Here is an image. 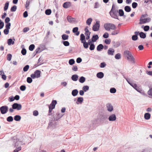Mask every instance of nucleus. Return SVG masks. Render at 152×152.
<instances>
[{
  "label": "nucleus",
  "instance_id": "603ef678",
  "mask_svg": "<svg viewBox=\"0 0 152 152\" xmlns=\"http://www.w3.org/2000/svg\"><path fill=\"white\" fill-rule=\"evenodd\" d=\"M148 94L150 96L149 97L152 98V88H151L148 91Z\"/></svg>",
  "mask_w": 152,
  "mask_h": 152
},
{
  "label": "nucleus",
  "instance_id": "c756f323",
  "mask_svg": "<svg viewBox=\"0 0 152 152\" xmlns=\"http://www.w3.org/2000/svg\"><path fill=\"white\" fill-rule=\"evenodd\" d=\"M124 54L125 55H127L128 56H129L132 55L131 53L128 50H125L124 52Z\"/></svg>",
  "mask_w": 152,
  "mask_h": 152
},
{
  "label": "nucleus",
  "instance_id": "5fc2aeb1",
  "mask_svg": "<svg viewBox=\"0 0 152 152\" xmlns=\"http://www.w3.org/2000/svg\"><path fill=\"white\" fill-rule=\"evenodd\" d=\"M21 53L23 55H25L26 53V49L23 48L21 50Z\"/></svg>",
  "mask_w": 152,
  "mask_h": 152
},
{
  "label": "nucleus",
  "instance_id": "423d86ee",
  "mask_svg": "<svg viewBox=\"0 0 152 152\" xmlns=\"http://www.w3.org/2000/svg\"><path fill=\"white\" fill-rule=\"evenodd\" d=\"M13 109H16L17 110H20L22 108V106L20 104L17 103H14L12 105Z\"/></svg>",
  "mask_w": 152,
  "mask_h": 152
},
{
  "label": "nucleus",
  "instance_id": "49530a36",
  "mask_svg": "<svg viewBox=\"0 0 152 152\" xmlns=\"http://www.w3.org/2000/svg\"><path fill=\"white\" fill-rule=\"evenodd\" d=\"M35 48V45L34 44L31 45L29 47V49L30 51H33Z\"/></svg>",
  "mask_w": 152,
  "mask_h": 152
},
{
  "label": "nucleus",
  "instance_id": "4d7b16f0",
  "mask_svg": "<svg viewBox=\"0 0 152 152\" xmlns=\"http://www.w3.org/2000/svg\"><path fill=\"white\" fill-rule=\"evenodd\" d=\"M138 5L135 2H133L132 4V6L133 8L135 9L137 7Z\"/></svg>",
  "mask_w": 152,
  "mask_h": 152
},
{
  "label": "nucleus",
  "instance_id": "a18cd8bd",
  "mask_svg": "<svg viewBox=\"0 0 152 152\" xmlns=\"http://www.w3.org/2000/svg\"><path fill=\"white\" fill-rule=\"evenodd\" d=\"M13 120V118L12 116H9L7 118V120L8 122H12Z\"/></svg>",
  "mask_w": 152,
  "mask_h": 152
},
{
  "label": "nucleus",
  "instance_id": "6ab92c4d",
  "mask_svg": "<svg viewBox=\"0 0 152 152\" xmlns=\"http://www.w3.org/2000/svg\"><path fill=\"white\" fill-rule=\"evenodd\" d=\"M131 85H131L132 86L134 89H135L137 91L140 92V91L139 90L137 87V85L136 84L131 83Z\"/></svg>",
  "mask_w": 152,
  "mask_h": 152
},
{
  "label": "nucleus",
  "instance_id": "0eeeda50",
  "mask_svg": "<svg viewBox=\"0 0 152 152\" xmlns=\"http://www.w3.org/2000/svg\"><path fill=\"white\" fill-rule=\"evenodd\" d=\"M151 20V19L150 18H148L144 19H140L139 24H141L146 23L149 22Z\"/></svg>",
  "mask_w": 152,
  "mask_h": 152
},
{
  "label": "nucleus",
  "instance_id": "052dcab7",
  "mask_svg": "<svg viewBox=\"0 0 152 152\" xmlns=\"http://www.w3.org/2000/svg\"><path fill=\"white\" fill-rule=\"evenodd\" d=\"M20 88L21 91H24L26 89V86L25 85H22L20 86Z\"/></svg>",
  "mask_w": 152,
  "mask_h": 152
},
{
  "label": "nucleus",
  "instance_id": "8fccbe9b",
  "mask_svg": "<svg viewBox=\"0 0 152 152\" xmlns=\"http://www.w3.org/2000/svg\"><path fill=\"white\" fill-rule=\"evenodd\" d=\"M75 63V61L73 59H70L69 60V63L70 65H72Z\"/></svg>",
  "mask_w": 152,
  "mask_h": 152
},
{
  "label": "nucleus",
  "instance_id": "72a5a7b5",
  "mask_svg": "<svg viewBox=\"0 0 152 152\" xmlns=\"http://www.w3.org/2000/svg\"><path fill=\"white\" fill-rule=\"evenodd\" d=\"M79 80L80 82L83 83L85 81L86 78L84 77L81 76Z\"/></svg>",
  "mask_w": 152,
  "mask_h": 152
},
{
  "label": "nucleus",
  "instance_id": "b1692460",
  "mask_svg": "<svg viewBox=\"0 0 152 152\" xmlns=\"http://www.w3.org/2000/svg\"><path fill=\"white\" fill-rule=\"evenodd\" d=\"M104 48V46L102 44H100L97 47V50L98 51H100Z\"/></svg>",
  "mask_w": 152,
  "mask_h": 152
},
{
  "label": "nucleus",
  "instance_id": "ddd939ff",
  "mask_svg": "<svg viewBox=\"0 0 152 152\" xmlns=\"http://www.w3.org/2000/svg\"><path fill=\"white\" fill-rule=\"evenodd\" d=\"M57 101L56 100H53L50 105L49 106V107H52V109H54L55 107V105L57 104Z\"/></svg>",
  "mask_w": 152,
  "mask_h": 152
},
{
  "label": "nucleus",
  "instance_id": "f704fd0d",
  "mask_svg": "<svg viewBox=\"0 0 152 152\" xmlns=\"http://www.w3.org/2000/svg\"><path fill=\"white\" fill-rule=\"evenodd\" d=\"M82 89L84 92H86L89 90V87L88 86H85L82 88Z\"/></svg>",
  "mask_w": 152,
  "mask_h": 152
},
{
  "label": "nucleus",
  "instance_id": "4be33fe9",
  "mask_svg": "<svg viewBox=\"0 0 152 152\" xmlns=\"http://www.w3.org/2000/svg\"><path fill=\"white\" fill-rule=\"evenodd\" d=\"M127 58L128 60H130V61H132L133 63H135V59L132 55L129 57L127 56Z\"/></svg>",
  "mask_w": 152,
  "mask_h": 152
},
{
  "label": "nucleus",
  "instance_id": "bb28decb",
  "mask_svg": "<svg viewBox=\"0 0 152 152\" xmlns=\"http://www.w3.org/2000/svg\"><path fill=\"white\" fill-rule=\"evenodd\" d=\"M80 40L81 42H83L86 41L85 37L84 34H81L80 35Z\"/></svg>",
  "mask_w": 152,
  "mask_h": 152
},
{
  "label": "nucleus",
  "instance_id": "e433bc0d",
  "mask_svg": "<svg viewBox=\"0 0 152 152\" xmlns=\"http://www.w3.org/2000/svg\"><path fill=\"white\" fill-rule=\"evenodd\" d=\"M119 15L120 16H122L124 14V12L122 9H120L118 10Z\"/></svg>",
  "mask_w": 152,
  "mask_h": 152
},
{
  "label": "nucleus",
  "instance_id": "a211bd4d",
  "mask_svg": "<svg viewBox=\"0 0 152 152\" xmlns=\"http://www.w3.org/2000/svg\"><path fill=\"white\" fill-rule=\"evenodd\" d=\"M104 74L102 72H100L96 74L97 77L101 79L104 77Z\"/></svg>",
  "mask_w": 152,
  "mask_h": 152
},
{
  "label": "nucleus",
  "instance_id": "f03ea898",
  "mask_svg": "<svg viewBox=\"0 0 152 152\" xmlns=\"http://www.w3.org/2000/svg\"><path fill=\"white\" fill-rule=\"evenodd\" d=\"M110 16L115 19L119 20L118 18V10H111L109 12Z\"/></svg>",
  "mask_w": 152,
  "mask_h": 152
},
{
  "label": "nucleus",
  "instance_id": "864d4df0",
  "mask_svg": "<svg viewBox=\"0 0 152 152\" xmlns=\"http://www.w3.org/2000/svg\"><path fill=\"white\" fill-rule=\"evenodd\" d=\"M27 82L28 83H31L32 82V78L31 77H28L27 78Z\"/></svg>",
  "mask_w": 152,
  "mask_h": 152
},
{
  "label": "nucleus",
  "instance_id": "2eb2a0df",
  "mask_svg": "<svg viewBox=\"0 0 152 152\" xmlns=\"http://www.w3.org/2000/svg\"><path fill=\"white\" fill-rule=\"evenodd\" d=\"M115 52V50L114 49L110 48L108 50V55L113 56L114 54V53Z\"/></svg>",
  "mask_w": 152,
  "mask_h": 152
},
{
  "label": "nucleus",
  "instance_id": "37998d69",
  "mask_svg": "<svg viewBox=\"0 0 152 152\" xmlns=\"http://www.w3.org/2000/svg\"><path fill=\"white\" fill-rule=\"evenodd\" d=\"M110 91L111 93L114 94L116 92V90L115 88H110Z\"/></svg>",
  "mask_w": 152,
  "mask_h": 152
},
{
  "label": "nucleus",
  "instance_id": "0e129e2a",
  "mask_svg": "<svg viewBox=\"0 0 152 152\" xmlns=\"http://www.w3.org/2000/svg\"><path fill=\"white\" fill-rule=\"evenodd\" d=\"M15 100V99L13 96H12L11 97H9L8 100L10 102H12Z\"/></svg>",
  "mask_w": 152,
  "mask_h": 152
},
{
  "label": "nucleus",
  "instance_id": "4468645a",
  "mask_svg": "<svg viewBox=\"0 0 152 152\" xmlns=\"http://www.w3.org/2000/svg\"><path fill=\"white\" fill-rule=\"evenodd\" d=\"M71 6V3L69 2H65L63 4V7L65 8H67Z\"/></svg>",
  "mask_w": 152,
  "mask_h": 152
},
{
  "label": "nucleus",
  "instance_id": "a19ab883",
  "mask_svg": "<svg viewBox=\"0 0 152 152\" xmlns=\"http://www.w3.org/2000/svg\"><path fill=\"white\" fill-rule=\"evenodd\" d=\"M67 20L68 22L70 23H72L73 22V18H71L70 16H68L67 17Z\"/></svg>",
  "mask_w": 152,
  "mask_h": 152
},
{
  "label": "nucleus",
  "instance_id": "dca6fc26",
  "mask_svg": "<svg viewBox=\"0 0 152 152\" xmlns=\"http://www.w3.org/2000/svg\"><path fill=\"white\" fill-rule=\"evenodd\" d=\"M99 38L98 35H94L93 36L91 40L93 42H95Z\"/></svg>",
  "mask_w": 152,
  "mask_h": 152
},
{
  "label": "nucleus",
  "instance_id": "bf43d9fd",
  "mask_svg": "<svg viewBox=\"0 0 152 152\" xmlns=\"http://www.w3.org/2000/svg\"><path fill=\"white\" fill-rule=\"evenodd\" d=\"M150 28L149 26H144L143 29L145 31H147Z\"/></svg>",
  "mask_w": 152,
  "mask_h": 152
},
{
  "label": "nucleus",
  "instance_id": "de8ad7c7",
  "mask_svg": "<svg viewBox=\"0 0 152 152\" xmlns=\"http://www.w3.org/2000/svg\"><path fill=\"white\" fill-rule=\"evenodd\" d=\"M51 13V11L50 9H48L46 10L45 11V13L46 15H49Z\"/></svg>",
  "mask_w": 152,
  "mask_h": 152
},
{
  "label": "nucleus",
  "instance_id": "69168bd1",
  "mask_svg": "<svg viewBox=\"0 0 152 152\" xmlns=\"http://www.w3.org/2000/svg\"><path fill=\"white\" fill-rule=\"evenodd\" d=\"M111 42L110 39H106L104 41V42L107 44H109Z\"/></svg>",
  "mask_w": 152,
  "mask_h": 152
},
{
  "label": "nucleus",
  "instance_id": "aec40b11",
  "mask_svg": "<svg viewBox=\"0 0 152 152\" xmlns=\"http://www.w3.org/2000/svg\"><path fill=\"white\" fill-rule=\"evenodd\" d=\"M78 93V91L77 90V89H75L72 91V94L73 96H75L77 95Z\"/></svg>",
  "mask_w": 152,
  "mask_h": 152
},
{
  "label": "nucleus",
  "instance_id": "4c0bfd02",
  "mask_svg": "<svg viewBox=\"0 0 152 152\" xmlns=\"http://www.w3.org/2000/svg\"><path fill=\"white\" fill-rule=\"evenodd\" d=\"M83 44V46L84 48H87L88 47V43L86 41L83 42H82Z\"/></svg>",
  "mask_w": 152,
  "mask_h": 152
},
{
  "label": "nucleus",
  "instance_id": "58836bf2",
  "mask_svg": "<svg viewBox=\"0 0 152 152\" xmlns=\"http://www.w3.org/2000/svg\"><path fill=\"white\" fill-rule=\"evenodd\" d=\"M92 20V19L91 18H89L87 20L86 23L88 25H89L91 24Z\"/></svg>",
  "mask_w": 152,
  "mask_h": 152
},
{
  "label": "nucleus",
  "instance_id": "6e6d98bb",
  "mask_svg": "<svg viewBox=\"0 0 152 152\" xmlns=\"http://www.w3.org/2000/svg\"><path fill=\"white\" fill-rule=\"evenodd\" d=\"M120 45V43L118 42H114L113 46L115 48H117Z\"/></svg>",
  "mask_w": 152,
  "mask_h": 152
},
{
  "label": "nucleus",
  "instance_id": "5701e85b",
  "mask_svg": "<svg viewBox=\"0 0 152 152\" xmlns=\"http://www.w3.org/2000/svg\"><path fill=\"white\" fill-rule=\"evenodd\" d=\"M40 48L39 47L35 50L34 53V56L37 53H40L42 51V50H40Z\"/></svg>",
  "mask_w": 152,
  "mask_h": 152
},
{
  "label": "nucleus",
  "instance_id": "6e6552de",
  "mask_svg": "<svg viewBox=\"0 0 152 152\" xmlns=\"http://www.w3.org/2000/svg\"><path fill=\"white\" fill-rule=\"evenodd\" d=\"M107 119V115L105 114H102L100 115V119L102 122H106Z\"/></svg>",
  "mask_w": 152,
  "mask_h": 152
},
{
  "label": "nucleus",
  "instance_id": "39448f33",
  "mask_svg": "<svg viewBox=\"0 0 152 152\" xmlns=\"http://www.w3.org/2000/svg\"><path fill=\"white\" fill-rule=\"evenodd\" d=\"M100 27L99 21H96L95 24L93 26L92 29L94 31H97L99 30Z\"/></svg>",
  "mask_w": 152,
  "mask_h": 152
},
{
  "label": "nucleus",
  "instance_id": "e2e57ef3",
  "mask_svg": "<svg viewBox=\"0 0 152 152\" xmlns=\"http://www.w3.org/2000/svg\"><path fill=\"white\" fill-rule=\"evenodd\" d=\"M4 25V23L0 19V29H2Z\"/></svg>",
  "mask_w": 152,
  "mask_h": 152
},
{
  "label": "nucleus",
  "instance_id": "13d9d810",
  "mask_svg": "<svg viewBox=\"0 0 152 152\" xmlns=\"http://www.w3.org/2000/svg\"><path fill=\"white\" fill-rule=\"evenodd\" d=\"M89 49L91 50H94L95 47V45L94 44H92L90 45Z\"/></svg>",
  "mask_w": 152,
  "mask_h": 152
},
{
  "label": "nucleus",
  "instance_id": "c03bdc74",
  "mask_svg": "<svg viewBox=\"0 0 152 152\" xmlns=\"http://www.w3.org/2000/svg\"><path fill=\"white\" fill-rule=\"evenodd\" d=\"M119 33V31L118 30H114L112 32L111 34L112 35H115Z\"/></svg>",
  "mask_w": 152,
  "mask_h": 152
},
{
  "label": "nucleus",
  "instance_id": "09e8293b",
  "mask_svg": "<svg viewBox=\"0 0 152 152\" xmlns=\"http://www.w3.org/2000/svg\"><path fill=\"white\" fill-rule=\"evenodd\" d=\"M29 67V66L28 65H26L23 68V71L26 72L27 71Z\"/></svg>",
  "mask_w": 152,
  "mask_h": 152
},
{
  "label": "nucleus",
  "instance_id": "f257e3e1",
  "mask_svg": "<svg viewBox=\"0 0 152 152\" xmlns=\"http://www.w3.org/2000/svg\"><path fill=\"white\" fill-rule=\"evenodd\" d=\"M104 27L106 30L108 31H110L111 29L115 30L116 28V26L114 24L111 23L105 24L104 25Z\"/></svg>",
  "mask_w": 152,
  "mask_h": 152
},
{
  "label": "nucleus",
  "instance_id": "9d476101",
  "mask_svg": "<svg viewBox=\"0 0 152 152\" xmlns=\"http://www.w3.org/2000/svg\"><path fill=\"white\" fill-rule=\"evenodd\" d=\"M83 101V97H80L77 98L76 103L77 104H81Z\"/></svg>",
  "mask_w": 152,
  "mask_h": 152
},
{
  "label": "nucleus",
  "instance_id": "ea45409f",
  "mask_svg": "<svg viewBox=\"0 0 152 152\" xmlns=\"http://www.w3.org/2000/svg\"><path fill=\"white\" fill-rule=\"evenodd\" d=\"M17 8V6L16 5H14L11 7L10 9V11L12 12H15L16 11Z\"/></svg>",
  "mask_w": 152,
  "mask_h": 152
},
{
  "label": "nucleus",
  "instance_id": "412c9836",
  "mask_svg": "<svg viewBox=\"0 0 152 152\" xmlns=\"http://www.w3.org/2000/svg\"><path fill=\"white\" fill-rule=\"evenodd\" d=\"M139 35L140 37L141 38L145 39L146 37V34L142 32H139Z\"/></svg>",
  "mask_w": 152,
  "mask_h": 152
},
{
  "label": "nucleus",
  "instance_id": "cd10ccee",
  "mask_svg": "<svg viewBox=\"0 0 152 152\" xmlns=\"http://www.w3.org/2000/svg\"><path fill=\"white\" fill-rule=\"evenodd\" d=\"M151 117V115L149 113H146L144 115V118L146 120L149 119Z\"/></svg>",
  "mask_w": 152,
  "mask_h": 152
},
{
  "label": "nucleus",
  "instance_id": "9b49d317",
  "mask_svg": "<svg viewBox=\"0 0 152 152\" xmlns=\"http://www.w3.org/2000/svg\"><path fill=\"white\" fill-rule=\"evenodd\" d=\"M116 119L115 115V114H112L110 115L108 118V119L110 121H115Z\"/></svg>",
  "mask_w": 152,
  "mask_h": 152
},
{
  "label": "nucleus",
  "instance_id": "f3484780",
  "mask_svg": "<svg viewBox=\"0 0 152 152\" xmlns=\"http://www.w3.org/2000/svg\"><path fill=\"white\" fill-rule=\"evenodd\" d=\"M40 71L38 70H36L34 72V74L37 77V78H38L40 77Z\"/></svg>",
  "mask_w": 152,
  "mask_h": 152
},
{
  "label": "nucleus",
  "instance_id": "c9c22d12",
  "mask_svg": "<svg viewBox=\"0 0 152 152\" xmlns=\"http://www.w3.org/2000/svg\"><path fill=\"white\" fill-rule=\"evenodd\" d=\"M61 43H63L65 46H69V43L68 41H61Z\"/></svg>",
  "mask_w": 152,
  "mask_h": 152
},
{
  "label": "nucleus",
  "instance_id": "338daca9",
  "mask_svg": "<svg viewBox=\"0 0 152 152\" xmlns=\"http://www.w3.org/2000/svg\"><path fill=\"white\" fill-rule=\"evenodd\" d=\"M103 37L105 38H107L109 37L108 33L107 32L105 33L103 35Z\"/></svg>",
  "mask_w": 152,
  "mask_h": 152
},
{
  "label": "nucleus",
  "instance_id": "774afa93",
  "mask_svg": "<svg viewBox=\"0 0 152 152\" xmlns=\"http://www.w3.org/2000/svg\"><path fill=\"white\" fill-rule=\"evenodd\" d=\"M141 152H151V151L148 149L146 148L143 149Z\"/></svg>",
  "mask_w": 152,
  "mask_h": 152
},
{
  "label": "nucleus",
  "instance_id": "473e14b6",
  "mask_svg": "<svg viewBox=\"0 0 152 152\" xmlns=\"http://www.w3.org/2000/svg\"><path fill=\"white\" fill-rule=\"evenodd\" d=\"M63 40H66L68 39L69 36L66 34H63L61 36Z\"/></svg>",
  "mask_w": 152,
  "mask_h": 152
},
{
  "label": "nucleus",
  "instance_id": "393cba45",
  "mask_svg": "<svg viewBox=\"0 0 152 152\" xmlns=\"http://www.w3.org/2000/svg\"><path fill=\"white\" fill-rule=\"evenodd\" d=\"M78 76L76 74L72 75L71 77L72 80L74 81H76L77 80Z\"/></svg>",
  "mask_w": 152,
  "mask_h": 152
},
{
  "label": "nucleus",
  "instance_id": "7c9ffc66",
  "mask_svg": "<svg viewBox=\"0 0 152 152\" xmlns=\"http://www.w3.org/2000/svg\"><path fill=\"white\" fill-rule=\"evenodd\" d=\"M124 10L126 12H129L131 11V9L130 6H126L124 7Z\"/></svg>",
  "mask_w": 152,
  "mask_h": 152
},
{
  "label": "nucleus",
  "instance_id": "20e7f679",
  "mask_svg": "<svg viewBox=\"0 0 152 152\" xmlns=\"http://www.w3.org/2000/svg\"><path fill=\"white\" fill-rule=\"evenodd\" d=\"M63 115L60 114L59 113H57L56 114L53 115V120L54 121H57L59 119L61 118Z\"/></svg>",
  "mask_w": 152,
  "mask_h": 152
},
{
  "label": "nucleus",
  "instance_id": "680f3d73",
  "mask_svg": "<svg viewBox=\"0 0 152 152\" xmlns=\"http://www.w3.org/2000/svg\"><path fill=\"white\" fill-rule=\"evenodd\" d=\"M91 33V32H89L86 33H85V35L86 36V39L87 40L89 39L90 38V34Z\"/></svg>",
  "mask_w": 152,
  "mask_h": 152
},
{
  "label": "nucleus",
  "instance_id": "c85d7f7f",
  "mask_svg": "<svg viewBox=\"0 0 152 152\" xmlns=\"http://www.w3.org/2000/svg\"><path fill=\"white\" fill-rule=\"evenodd\" d=\"M9 2L8 1H7V2L5 4L4 6V11H6L8 9V7L9 5Z\"/></svg>",
  "mask_w": 152,
  "mask_h": 152
},
{
  "label": "nucleus",
  "instance_id": "3c124183",
  "mask_svg": "<svg viewBox=\"0 0 152 152\" xmlns=\"http://www.w3.org/2000/svg\"><path fill=\"white\" fill-rule=\"evenodd\" d=\"M12 55L9 53L7 55V60L9 61H10L12 58Z\"/></svg>",
  "mask_w": 152,
  "mask_h": 152
},
{
  "label": "nucleus",
  "instance_id": "2f4dec72",
  "mask_svg": "<svg viewBox=\"0 0 152 152\" xmlns=\"http://www.w3.org/2000/svg\"><path fill=\"white\" fill-rule=\"evenodd\" d=\"M21 118V116L19 115H16L14 117V119L16 121H19Z\"/></svg>",
  "mask_w": 152,
  "mask_h": 152
},
{
  "label": "nucleus",
  "instance_id": "f8f14e48",
  "mask_svg": "<svg viewBox=\"0 0 152 152\" xmlns=\"http://www.w3.org/2000/svg\"><path fill=\"white\" fill-rule=\"evenodd\" d=\"M106 107L107 108V110L109 112H111L113 110V106L110 103H108L107 104Z\"/></svg>",
  "mask_w": 152,
  "mask_h": 152
},
{
  "label": "nucleus",
  "instance_id": "79ce46f5",
  "mask_svg": "<svg viewBox=\"0 0 152 152\" xmlns=\"http://www.w3.org/2000/svg\"><path fill=\"white\" fill-rule=\"evenodd\" d=\"M115 58L117 59H119L121 58V56L120 53H118L116 54L115 56Z\"/></svg>",
  "mask_w": 152,
  "mask_h": 152
},
{
  "label": "nucleus",
  "instance_id": "7ed1b4c3",
  "mask_svg": "<svg viewBox=\"0 0 152 152\" xmlns=\"http://www.w3.org/2000/svg\"><path fill=\"white\" fill-rule=\"evenodd\" d=\"M8 107L6 106H3L0 108V111L2 114L6 113L8 111Z\"/></svg>",
  "mask_w": 152,
  "mask_h": 152
},
{
  "label": "nucleus",
  "instance_id": "1a4fd4ad",
  "mask_svg": "<svg viewBox=\"0 0 152 152\" xmlns=\"http://www.w3.org/2000/svg\"><path fill=\"white\" fill-rule=\"evenodd\" d=\"M139 31H136L134 32V35H133L132 37V39L133 41L137 40L138 38V36L139 35Z\"/></svg>",
  "mask_w": 152,
  "mask_h": 152
},
{
  "label": "nucleus",
  "instance_id": "a878e982",
  "mask_svg": "<svg viewBox=\"0 0 152 152\" xmlns=\"http://www.w3.org/2000/svg\"><path fill=\"white\" fill-rule=\"evenodd\" d=\"M7 43L8 45H13L15 42L12 39L10 38L7 40Z\"/></svg>",
  "mask_w": 152,
  "mask_h": 152
}]
</instances>
